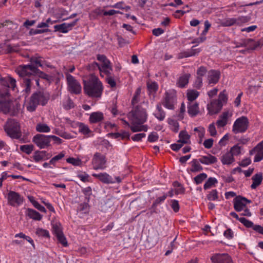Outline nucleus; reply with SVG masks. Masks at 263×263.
<instances>
[{
    "instance_id": "9b49d317",
    "label": "nucleus",
    "mask_w": 263,
    "mask_h": 263,
    "mask_svg": "<svg viewBox=\"0 0 263 263\" xmlns=\"http://www.w3.org/2000/svg\"><path fill=\"white\" fill-rule=\"evenodd\" d=\"M106 159L105 156L100 153H96L92 159V164L94 170H104L106 167Z\"/></svg>"
},
{
    "instance_id": "a18cd8bd",
    "label": "nucleus",
    "mask_w": 263,
    "mask_h": 263,
    "mask_svg": "<svg viewBox=\"0 0 263 263\" xmlns=\"http://www.w3.org/2000/svg\"><path fill=\"white\" fill-rule=\"evenodd\" d=\"M66 162L72 164L74 166H80L82 164L81 159L79 158H74L70 157L66 159Z\"/></svg>"
},
{
    "instance_id": "13d9d810",
    "label": "nucleus",
    "mask_w": 263,
    "mask_h": 263,
    "mask_svg": "<svg viewBox=\"0 0 263 263\" xmlns=\"http://www.w3.org/2000/svg\"><path fill=\"white\" fill-rule=\"evenodd\" d=\"M207 72L206 68L204 66H200L197 71V77L202 78Z\"/></svg>"
},
{
    "instance_id": "c03bdc74",
    "label": "nucleus",
    "mask_w": 263,
    "mask_h": 263,
    "mask_svg": "<svg viewBox=\"0 0 263 263\" xmlns=\"http://www.w3.org/2000/svg\"><path fill=\"white\" fill-rule=\"evenodd\" d=\"M45 153L44 151H36L34 153L33 158L36 162L43 160L45 158Z\"/></svg>"
},
{
    "instance_id": "8fccbe9b",
    "label": "nucleus",
    "mask_w": 263,
    "mask_h": 263,
    "mask_svg": "<svg viewBox=\"0 0 263 263\" xmlns=\"http://www.w3.org/2000/svg\"><path fill=\"white\" fill-rule=\"evenodd\" d=\"M236 18L237 25H241L242 24L248 22L250 20V17L248 16H241Z\"/></svg>"
},
{
    "instance_id": "f257e3e1",
    "label": "nucleus",
    "mask_w": 263,
    "mask_h": 263,
    "mask_svg": "<svg viewBox=\"0 0 263 263\" xmlns=\"http://www.w3.org/2000/svg\"><path fill=\"white\" fill-rule=\"evenodd\" d=\"M130 113L132 115L130 129L133 132L147 131V126L142 125L147 119L146 110L140 106H137Z\"/></svg>"
},
{
    "instance_id": "4c0bfd02",
    "label": "nucleus",
    "mask_w": 263,
    "mask_h": 263,
    "mask_svg": "<svg viewBox=\"0 0 263 263\" xmlns=\"http://www.w3.org/2000/svg\"><path fill=\"white\" fill-rule=\"evenodd\" d=\"M198 96L199 92L195 90L189 91L187 93V99L190 102H193V101L195 100Z\"/></svg>"
},
{
    "instance_id": "bb28decb",
    "label": "nucleus",
    "mask_w": 263,
    "mask_h": 263,
    "mask_svg": "<svg viewBox=\"0 0 263 263\" xmlns=\"http://www.w3.org/2000/svg\"><path fill=\"white\" fill-rule=\"evenodd\" d=\"M252 179L253 180V183L251 185V188L252 189H255L261 183L263 179L262 174L259 173L255 174L252 177Z\"/></svg>"
},
{
    "instance_id": "6ab92c4d",
    "label": "nucleus",
    "mask_w": 263,
    "mask_h": 263,
    "mask_svg": "<svg viewBox=\"0 0 263 263\" xmlns=\"http://www.w3.org/2000/svg\"><path fill=\"white\" fill-rule=\"evenodd\" d=\"M223 104L217 100H213L210 104H208L207 108L211 115L218 113L222 108Z\"/></svg>"
},
{
    "instance_id": "f03ea898",
    "label": "nucleus",
    "mask_w": 263,
    "mask_h": 263,
    "mask_svg": "<svg viewBox=\"0 0 263 263\" xmlns=\"http://www.w3.org/2000/svg\"><path fill=\"white\" fill-rule=\"evenodd\" d=\"M84 90L86 94L92 98H99L103 91V85L98 77L91 74L86 80H83Z\"/></svg>"
},
{
    "instance_id": "69168bd1",
    "label": "nucleus",
    "mask_w": 263,
    "mask_h": 263,
    "mask_svg": "<svg viewBox=\"0 0 263 263\" xmlns=\"http://www.w3.org/2000/svg\"><path fill=\"white\" fill-rule=\"evenodd\" d=\"M171 207L175 212H177L179 210V205L178 201L176 200H172L171 201Z\"/></svg>"
},
{
    "instance_id": "de8ad7c7",
    "label": "nucleus",
    "mask_w": 263,
    "mask_h": 263,
    "mask_svg": "<svg viewBox=\"0 0 263 263\" xmlns=\"http://www.w3.org/2000/svg\"><path fill=\"white\" fill-rule=\"evenodd\" d=\"M117 77L115 75L106 77V81L111 87H115L116 86V79Z\"/></svg>"
},
{
    "instance_id": "0e129e2a",
    "label": "nucleus",
    "mask_w": 263,
    "mask_h": 263,
    "mask_svg": "<svg viewBox=\"0 0 263 263\" xmlns=\"http://www.w3.org/2000/svg\"><path fill=\"white\" fill-rule=\"evenodd\" d=\"M175 184H177V188L175 189V194H182L184 192V188L182 186L180 183L176 181Z\"/></svg>"
},
{
    "instance_id": "49530a36",
    "label": "nucleus",
    "mask_w": 263,
    "mask_h": 263,
    "mask_svg": "<svg viewBox=\"0 0 263 263\" xmlns=\"http://www.w3.org/2000/svg\"><path fill=\"white\" fill-rule=\"evenodd\" d=\"M209 200H216L218 199V192L216 190H212L206 196Z\"/></svg>"
},
{
    "instance_id": "e433bc0d",
    "label": "nucleus",
    "mask_w": 263,
    "mask_h": 263,
    "mask_svg": "<svg viewBox=\"0 0 263 263\" xmlns=\"http://www.w3.org/2000/svg\"><path fill=\"white\" fill-rule=\"evenodd\" d=\"M36 130L40 133H47L49 132V127L47 124L39 123L36 125Z\"/></svg>"
},
{
    "instance_id": "2f4dec72",
    "label": "nucleus",
    "mask_w": 263,
    "mask_h": 263,
    "mask_svg": "<svg viewBox=\"0 0 263 263\" xmlns=\"http://www.w3.org/2000/svg\"><path fill=\"white\" fill-rule=\"evenodd\" d=\"M155 117L159 121H163L165 117V113L162 109L160 104L157 105V111L154 114Z\"/></svg>"
},
{
    "instance_id": "338daca9",
    "label": "nucleus",
    "mask_w": 263,
    "mask_h": 263,
    "mask_svg": "<svg viewBox=\"0 0 263 263\" xmlns=\"http://www.w3.org/2000/svg\"><path fill=\"white\" fill-rule=\"evenodd\" d=\"M145 136L146 135L144 133L137 134L132 137V139L134 141H139Z\"/></svg>"
},
{
    "instance_id": "2eb2a0df",
    "label": "nucleus",
    "mask_w": 263,
    "mask_h": 263,
    "mask_svg": "<svg viewBox=\"0 0 263 263\" xmlns=\"http://www.w3.org/2000/svg\"><path fill=\"white\" fill-rule=\"evenodd\" d=\"M23 78V84L24 85L25 88L21 91V95L20 97L24 99V101H26V98L30 93L31 86L32 85V81L33 79L27 78L25 77H22Z\"/></svg>"
},
{
    "instance_id": "20e7f679",
    "label": "nucleus",
    "mask_w": 263,
    "mask_h": 263,
    "mask_svg": "<svg viewBox=\"0 0 263 263\" xmlns=\"http://www.w3.org/2000/svg\"><path fill=\"white\" fill-rule=\"evenodd\" d=\"M48 97L43 92H36L33 93L30 101L26 105V108L30 112L34 111L38 105H45L47 103Z\"/></svg>"
},
{
    "instance_id": "864d4df0",
    "label": "nucleus",
    "mask_w": 263,
    "mask_h": 263,
    "mask_svg": "<svg viewBox=\"0 0 263 263\" xmlns=\"http://www.w3.org/2000/svg\"><path fill=\"white\" fill-rule=\"evenodd\" d=\"M239 221L242 223L247 228H252L254 226V223L247 219L246 218H244V217H241L239 219Z\"/></svg>"
},
{
    "instance_id": "774afa93",
    "label": "nucleus",
    "mask_w": 263,
    "mask_h": 263,
    "mask_svg": "<svg viewBox=\"0 0 263 263\" xmlns=\"http://www.w3.org/2000/svg\"><path fill=\"white\" fill-rule=\"evenodd\" d=\"M208 130L210 133V135L211 136H215L217 134V131L216 130V128L214 125V123H212L210 124L208 128Z\"/></svg>"
},
{
    "instance_id": "6e6552de",
    "label": "nucleus",
    "mask_w": 263,
    "mask_h": 263,
    "mask_svg": "<svg viewBox=\"0 0 263 263\" xmlns=\"http://www.w3.org/2000/svg\"><path fill=\"white\" fill-rule=\"evenodd\" d=\"M249 120L247 117L242 116L238 118L234 122L232 131L236 134L245 132L249 127Z\"/></svg>"
},
{
    "instance_id": "423d86ee",
    "label": "nucleus",
    "mask_w": 263,
    "mask_h": 263,
    "mask_svg": "<svg viewBox=\"0 0 263 263\" xmlns=\"http://www.w3.org/2000/svg\"><path fill=\"white\" fill-rule=\"evenodd\" d=\"M4 129L11 138L17 139L22 136L20 124L15 119H8L5 125Z\"/></svg>"
},
{
    "instance_id": "a19ab883",
    "label": "nucleus",
    "mask_w": 263,
    "mask_h": 263,
    "mask_svg": "<svg viewBox=\"0 0 263 263\" xmlns=\"http://www.w3.org/2000/svg\"><path fill=\"white\" fill-rule=\"evenodd\" d=\"M236 18H228L223 20L222 24L223 26H231L234 25H237Z\"/></svg>"
},
{
    "instance_id": "412c9836",
    "label": "nucleus",
    "mask_w": 263,
    "mask_h": 263,
    "mask_svg": "<svg viewBox=\"0 0 263 263\" xmlns=\"http://www.w3.org/2000/svg\"><path fill=\"white\" fill-rule=\"evenodd\" d=\"M241 199V196H238L233 200L234 208L237 212L241 211L246 206V203Z\"/></svg>"
},
{
    "instance_id": "b1692460",
    "label": "nucleus",
    "mask_w": 263,
    "mask_h": 263,
    "mask_svg": "<svg viewBox=\"0 0 263 263\" xmlns=\"http://www.w3.org/2000/svg\"><path fill=\"white\" fill-rule=\"evenodd\" d=\"M198 159L199 160V161H200L201 163L205 165L214 164L217 161L216 157L210 154L207 156H201Z\"/></svg>"
},
{
    "instance_id": "680f3d73",
    "label": "nucleus",
    "mask_w": 263,
    "mask_h": 263,
    "mask_svg": "<svg viewBox=\"0 0 263 263\" xmlns=\"http://www.w3.org/2000/svg\"><path fill=\"white\" fill-rule=\"evenodd\" d=\"M158 139V135L156 132L151 133L148 137V141L151 142L156 141Z\"/></svg>"
},
{
    "instance_id": "3c124183",
    "label": "nucleus",
    "mask_w": 263,
    "mask_h": 263,
    "mask_svg": "<svg viewBox=\"0 0 263 263\" xmlns=\"http://www.w3.org/2000/svg\"><path fill=\"white\" fill-rule=\"evenodd\" d=\"M78 210L84 213H87L89 211V205L87 203L84 202L79 204Z\"/></svg>"
},
{
    "instance_id": "dca6fc26",
    "label": "nucleus",
    "mask_w": 263,
    "mask_h": 263,
    "mask_svg": "<svg viewBox=\"0 0 263 263\" xmlns=\"http://www.w3.org/2000/svg\"><path fill=\"white\" fill-rule=\"evenodd\" d=\"M211 259L213 263H233L231 257L227 253L214 254Z\"/></svg>"
},
{
    "instance_id": "aec40b11",
    "label": "nucleus",
    "mask_w": 263,
    "mask_h": 263,
    "mask_svg": "<svg viewBox=\"0 0 263 263\" xmlns=\"http://www.w3.org/2000/svg\"><path fill=\"white\" fill-rule=\"evenodd\" d=\"M220 73L219 71L211 70L208 72V80L209 84L217 83L220 78Z\"/></svg>"
},
{
    "instance_id": "5701e85b",
    "label": "nucleus",
    "mask_w": 263,
    "mask_h": 263,
    "mask_svg": "<svg viewBox=\"0 0 263 263\" xmlns=\"http://www.w3.org/2000/svg\"><path fill=\"white\" fill-rule=\"evenodd\" d=\"M165 97L163 102L164 106L169 109H173L174 108V103L175 101L174 97L167 92H165Z\"/></svg>"
},
{
    "instance_id": "58836bf2",
    "label": "nucleus",
    "mask_w": 263,
    "mask_h": 263,
    "mask_svg": "<svg viewBox=\"0 0 263 263\" xmlns=\"http://www.w3.org/2000/svg\"><path fill=\"white\" fill-rule=\"evenodd\" d=\"M207 176H208L205 173H201L194 177V182L196 184H199L201 183L202 181L207 178Z\"/></svg>"
},
{
    "instance_id": "1a4fd4ad",
    "label": "nucleus",
    "mask_w": 263,
    "mask_h": 263,
    "mask_svg": "<svg viewBox=\"0 0 263 263\" xmlns=\"http://www.w3.org/2000/svg\"><path fill=\"white\" fill-rule=\"evenodd\" d=\"M68 91L74 94H79L82 90L80 83L71 74L66 73Z\"/></svg>"
},
{
    "instance_id": "4d7b16f0",
    "label": "nucleus",
    "mask_w": 263,
    "mask_h": 263,
    "mask_svg": "<svg viewBox=\"0 0 263 263\" xmlns=\"http://www.w3.org/2000/svg\"><path fill=\"white\" fill-rule=\"evenodd\" d=\"M228 97L226 93V91L225 90H223L222 91L220 92L219 95L218 99H217V101H219L220 102L226 103L227 101Z\"/></svg>"
},
{
    "instance_id": "f8f14e48",
    "label": "nucleus",
    "mask_w": 263,
    "mask_h": 263,
    "mask_svg": "<svg viewBox=\"0 0 263 263\" xmlns=\"http://www.w3.org/2000/svg\"><path fill=\"white\" fill-rule=\"evenodd\" d=\"M32 141L40 148H45L49 145V136L39 134L33 137Z\"/></svg>"
},
{
    "instance_id": "39448f33",
    "label": "nucleus",
    "mask_w": 263,
    "mask_h": 263,
    "mask_svg": "<svg viewBox=\"0 0 263 263\" xmlns=\"http://www.w3.org/2000/svg\"><path fill=\"white\" fill-rule=\"evenodd\" d=\"M52 233L53 235V239L58 243L61 244L63 247H66L68 246L67 240L63 231V227L61 223L53 220L51 221Z\"/></svg>"
},
{
    "instance_id": "4be33fe9",
    "label": "nucleus",
    "mask_w": 263,
    "mask_h": 263,
    "mask_svg": "<svg viewBox=\"0 0 263 263\" xmlns=\"http://www.w3.org/2000/svg\"><path fill=\"white\" fill-rule=\"evenodd\" d=\"M199 112L198 103L197 102H190L187 105V112L191 117L196 116Z\"/></svg>"
},
{
    "instance_id": "0eeeda50",
    "label": "nucleus",
    "mask_w": 263,
    "mask_h": 263,
    "mask_svg": "<svg viewBox=\"0 0 263 263\" xmlns=\"http://www.w3.org/2000/svg\"><path fill=\"white\" fill-rule=\"evenodd\" d=\"M0 98L6 99L9 96V88L14 90L16 81L12 77L1 78L0 79Z\"/></svg>"
},
{
    "instance_id": "393cba45",
    "label": "nucleus",
    "mask_w": 263,
    "mask_h": 263,
    "mask_svg": "<svg viewBox=\"0 0 263 263\" xmlns=\"http://www.w3.org/2000/svg\"><path fill=\"white\" fill-rule=\"evenodd\" d=\"M0 111L5 114L10 113V115L13 116H16L17 114L16 111H10V105L8 102H0Z\"/></svg>"
},
{
    "instance_id": "7ed1b4c3",
    "label": "nucleus",
    "mask_w": 263,
    "mask_h": 263,
    "mask_svg": "<svg viewBox=\"0 0 263 263\" xmlns=\"http://www.w3.org/2000/svg\"><path fill=\"white\" fill-rule=\"evenodd\" d=\"M42 66V64L40 60L32 59L30 64L21 65L17 67L16 71L20 77L29 75H39L41 77L44 73L38 69V67Z\"/></svg>"
},
{
    "instance_id": "09e8293b",
    "label": "nucleus",
    "mask_w": 263,
    "mask_h": 263,
    "mask_svg": "<svg viewBox=\"0 0 263 263\" xmlns=\"http://www.w3.org/2000/svg\"><path fill=\"white\" fill-rule=\"evenodd\" d=\"M147 89L149 90V92H156L158 88V84L156 82H148L147 83Z\"/></svg>"
},
{
    "instance_id": "79ce46f5",
    "label": "nucleus",
    "mask_w": 263,
    "mask_h": 263,
    "mask_svg": "<svg viewBox=\"0 0 263 263\" xmlns=\"http://www.w3.org/2000/svg\"><path fill=\"white\" fill-rule=\"evenodd\" d=\"M36 234L40 237L44 238H48L49 237V232L42 228H37L36 230Z\"/></svg>"
},
{
    "instance_id": "37998d69",
    "label": "nucleus",
    "mask_w": 263,
    "mask_h": 263,
    "mask_svg": "<svg viewBox=\"0 0 263 263\" xmlns=\"http://www.w3.org/2000/svg\"><path fill=\"white\" fill-rule=\"evenodd\" d=\"M112 71V68L111 65L108 68H101L100 70V75L101 76L103 77V73H104L106 76V77L112 76L114 75L111 73Z\"/></svg>"
},
{
    "instance_id": "e2e57ef3",
    "label": "nucleus",
    "mask_w": 263,
    "mask_h": 263,
    "mask_svg": "<svg viewBox=\"0 0 263 263\" xmlns=\"http://www.w3.org/2000/svg\"><path fill=\"white\" fill-rule=\"evenodd\" d=\"M88 69L89 70H95L96 69H98L100 71L101 67L100 65L98 63L93 62V63L88 65Z\"/></svg>"
},
{
    "instance_id": "6e6d98bb",
    "label": "nucleus",
    "mask_w": 263,
    "mask_h": 263,
    "mask_svg": "<svg viewBox=\"0 0 263 263\" xmlns=\"http://www.w3.org/2000/svg\"><path fill=\"white\" fill-rule=\"evenodd\" d=\"M65 156V154L64 152H61L58 155L53 157L51 159H50V164L54 165L56 163V162L62 159Z\"/></svg>"
},
{
    "instance_id": "7c9ffc66",
    "label": "nucleus",
    "mask_w": 263,
    "mask_h": 263,
    "mask_svg": "<svg viewBox=\"0 0 263 263\" xmlns=\"http://www.w3.org/2000/svg\"><path fill=\"white\" fill-rule=\"evenodd\" d=\"M190 76V74L189 73L181 76L177 82L178 86L181 88L184 87L188 84Z\"/></svg>"
},
{
    "instance_id": "9d476101",
    "label": "nucleus",
    "mask_w": 263,
    "mask_h": 263,
    "mask_svg": "<svg viewBox=\"0 0 263 263\" xmlns=\"http://www.w3.org/2000/svg\"><path fill=\"white\" fill-rule=\"evenodd\" d=\"M52 73V76H50V81H54L55 84L57 85L56 88V92L52 96V99L55 100L59 95H60V91L61 86L59 84L60 79L63 77V74L60 72L52 67L50 65V73Z\"/></svg>"
},
{
    "instance_id": "a211bd4d",
    "label": "nucleus",
    "mask_w": 263,
    "mask_h": 263,
    "mask_svg": "<svg viewBox=\"0 0 263 263\" xmlns=\"http://www.w3.org/2000/svg\"><path fill=\"white\" fill-rule=\"evenodd\" d=\"M92 176L105 184H113L115 183L114 179L106 173L93 174Z\"/></svg>"
},
{
    "instance_id": "a878e982",
    "label": "nucleus",
    "mask_w": 263,
    "mask_h": 263,
    "mask_svg": "<svg viewBox=\"0 0 263 263\" xmlns=\"http://www.w3.org/2000/svg\"><path fill=\"white\" fill-rule=\"evenodd\" d=\"M104 119L103 114L101 112H94L90 114L89 121L91 123H97Z\"/></svg>"
},
{
    "instance_id": "72a5a7b5",
    "label": "nucleus",
    "mask_w": 263,
    "mask_h": 263,
    "mask_svg": "<svg viewBox=\"0 0 263 263\" xmlns=\"http://www.w3.org/2000/svg\"><path fill=\"white\" fill-rule=\"evenodd\" d=\"M167 197V194L166 193H162L156 198L152 205L155 208H157L158 205H160L164 201Z\"/></svg>"
},
{
    "instance_id": "f704fd0d",
    "label": "nucleus",
    "mask_w": 263,
    "mask_h": 263,
    "mask_svg": "<svg viewBox=\"0 0 263 263\" xmlns=\"http://www.w3.org/2000/svg\"><path fill=\"white\" fill-rule=\"evenodd\" d=\"M262 45L263 41L262 40H259L257 42H255L253 39H252V43L250 44V45H249L248 50H255L258 48L261 47Z\"/></svg>"
},
{
    "instance_id": "ddd939ff",
    "label": "nucleus",
    "mask_w": 263,
    "mask_h": 263,
    "mask_svg": "<svg viewBox=\"0 0 263 263\" xmlns=\"http://www.w3.org/2000/svg\"><path fill=\"white\" fill-rule=\"evenodd\" d=\"M7 199L8 204L13 206H18L23 202V197L14 191H10L8 193Z\"/></svg>"
},
{
    "instance_id": "052dcab7",
    "label": "nucleus",
    "mask_w": 263,
    "mask_h": 263,
    "mask_svg": "<svg viewBox=\"0 0 263 263\" xmlns=\"http://www.w3.org/2000/svg\"><path fill=\"white\" fill-rule=\"evenodd\" d=\"M63 106L66 110H69L74 107V103L71 99H68L65 103H64Z\"/></svg>"
},
{
    "instance_id": "f3484780",
    "label": "nucleus",
    "mask_w": 263,
    "mask_h": 263,
    "mask_svg": "<svg viewBox=\"0 0 263 263\" xmlns=\"http://www.w3.org/2000/svg\"><path fill=\"white\" fill-rule=\"evenodd\" d=\"M79 19L75 20L73 22L70 23H62L59 25H56L53 26L54 31H59L60 32L66 33L69 30H71L72 27L74 26Z\"/></svg>"
},
{
    "instance_id": "bf43d9fd",
    "label": "nucleus",
    "mask_w": 263,
    "mask_h": 263,
    "mask_svg": "<svg viewBox=\"0 0 263 263\" xmlns=\"http://www.w3.org/2000/svg\"><path fill=\"white\" fill-rule=\"evenodd\" d=\"M149 211L146 214L147 217H150L154 214H158L160 212L157 208H155L153 205L149 209Z\"/></svg>"
},
{
    "instance_id": "ea45409f",
    "label": "nucleus",
    "mask_w": 263,
    "mask_h": 263,
    "mask_svg": "<svg viewBox=\"0 0 263 263\" xmlns=\"http://www.w3.org/2000/svg\"><path fill=\"white\" fill-rule=\"evenodd\" d=\"M34 146L32 144L23 145L20 146V149L27 154H30L33 151Z\"/></svg>"
},
{
    "instance_id": "5fc2aeb1",
    "label": "nucleus",
    "mask_w": 263,
    "mask_h": 263,
    "mask_svg": "<svg viewBox=\"0 0 263 263\" xmlns=\"http://www.w3.org/2000/svg\"><path fill=\"white\" fill-rule=\"evenodd\" d=\"M233 156H237L241 153V147L238 144L233 146L229 151Z\"/></svg>"
},
{
    "instance_id": "c85d7f7f",
    "label": "nucleus",
    "mask_w": 263,
    "mask_h": 263,
    "mask_svg": "<svg viewBox=\"0 0 263 263\" xmlns=\"http://www.w3.org/2000/svg\"><path fill=\"white\" fill-rule=\"evenodd\" d=\"M221 161L223 164L229 165L234 161V158L233 154L228 152L221 157Z\"/></svg>"
},
{
    "instance_id": "c756f323",
    "label": "nucleus",
    "mask_w": 263,
    "mask_h": 263,
    "mask_svg": "<svg viewBox=\"0 0 263 263\" xmlns=\"http://www.w3.org/2000/svg\"><path fill=\"white\" fill-rule=\"evenodd\" d=\"M192 167L190 169L192 172H199L203 170V167L200 165L198 159H194L191 161Z\"/></svg>"
},
{
    "instance_id": "c9c22d12",
    "label": "nucleus",
    "mask_w": 263,
    "mask_h": 263,
    "mask_svg": "<svg viewBox=\"0 0 263 263\" xmlns=\"http://www.w3.org/2000/svg\"><path fill=\"white\" fill-rule=\"evenodd\" d=\"M218 182L217 179L214 177H210L205 182L203 185L204 190H207L211 187L213 185Z\"/></svg>"
},
{
    "instance_id": "603ef678",
    "label": "nucleus",
    "mask_w": 263,
    "mask_h": 263,
    "mask_svg": "<svg viewBox=\"0 0 263 263\" xmlns=\"http://www.w3.org/2000/svg\"><path fill=\"white\" fill-rule=\"evenodd\" d=\"M79 130L80 132L82 133L84 135L88 134L90 132V130L88 128V127L84 124L83 123H80L79 126Z\"/></svg>"
},
{
    "instance_id": "473e14b6",
    "label": "nucleus",
    "mask_w": 263,
    "mask_h": 263,
    "mask_svg": "<svg viewBox=\"0 0 263 263\" xmlns=\"http://www.w3.org/2000/svg\"><path fill=\"white\" fill-rule=\"evenodd\" d=\"M179 140L178 141V143H181L182 144L188 143L190 141V135L187 133L186 131L182 130L179 133Z\"/></svg>"
},
{
    "instance_id": "cd10ccee",
    "label": "nucleus",
    "mask_w": 263,
    "mask_h": 263,
    "mask_svg": "<svg viewBox=\"0 0 263 263\" xmlns=\"http://www.w3.org/2000/svg\"><path fill=\"white\" fill-rule=\"evenodd\" d=\"M25 214L30 218L34 220H40L42 219V216L35 210L32 209H27Z\"/></svg>"
},
{
    "instance_id": "4468645a",
    "label": "nucleus",
    "mask_w": 263,
    "mask_h": 263,
    "mask_svg": "<svg viewBox=\"0 0 263 263\" xmlns=\"http://www.w3.org/2000/svg\"><path fill=\"white\" fill-rule=\"evenodd\" d=\"M250 155L255 154L254 161L260 162L263 159V140L258 143L255 147L250 151Z\"/></svg>"
}]
</instances>
